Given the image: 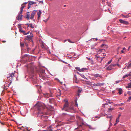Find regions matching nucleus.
Masks as SVG:
<instances>
[{"label": "nucleus", "mask_w": 131, "mask_h": 131, "mask_svg": "<svg viewBox=\"0 0 131 131\" xmlns=\"http://www.w3.org/2000/svg\"><path fill=\"white\" fill-rule=\"evenodd\" d=\"M35 106L36 107L37 109L39 111H41L43 109V104L39 102L36 104Z\"/></svg>", "instance_id": "nucleus-1"}, {"label": "nucleus", "mask_w": 131, "mask_h": 131, "mask_svg": "<svg viewBox=\"0 0 131 131\" xmlns=\"http://www.w3.org/2000/svg\"><path fill=\"white\" fill-rule=\"evenodd\" d=\"M68 108V104L67 101H65V103L62 110H65L66 111H68L67 109Z\"/></svg>", "instance_id": "nucleus-2"}, {"label": "nucleus", "mask_w": 131, "mask_h": 131, "mask_svg": "<svg viewBox=\"0 0 131 131\" xmlns=\"http://www.w3.org/2000/svg\"><path fill=\"white\" fill-rule=\"evenodd\" d=\"M37 12V11L34 10L32 12L31 15V16L30 17V19H32L34 17L35 14Z\"/></svg>", "instance_id": "nucleus-3"}, {"label": "nucleus", "mask_w": 131, "mask_h": 131, "mask_svg": "<svg viewBox=\"0 0 131 131\" xmlns=\"http://www.w3.org/2000/svg\"><path fill=\"white\" fill-rule=\"evenodd\" d=\"M28 3V9H29L30 8L31 5H33L34 4H36V2H33V1H29Z\"/></svg>", "instance_id": "nucleus-4"}, {"label": "nucleus", "mask_w": 131, "mask_h": 131, "mask_svg": "<svg viewBox=\"0 0 131 131\" xmlns=\"http://www.w3.org/2000/svg\"><path fill=\"white\" fill-rule=\"evenodd\" d=\"M119 21L121 23H123L125 25H127L129 24V23L128 22L122 19L119 20Z\"/></svg>", "instance_id": "nucleus-5"}, {"label": "nucleus", "mask_w": 131, "mask_h": 131, "mask_svg": "<svg viewBox=\"0 0 131 131\" xmlns=\"http://www.w3.org/2000/svg\"><path fill=\"white\" fill-rule=\"evenodd\" d=\"M22 15H20V14H18V15L17 17V19L18 20H21L22 18Z\"/></svg>", "instance_id": "nucleus-6"}, {"label": "nucleus", "mask_w": 131, "mask_h": 131, "mask_svg": "<svg viewBox=\"0 0 131 131\" xmlns=\"http://www.w3.org/2000/svg\"><path fill=\"white\" fill-rule=\"evenodd\" d=\"M22 28H20L19 29V30L20 32L23 33L24 35H26L28 34L29 32H28L27 33H25V32L24 31L22 30Z\"/></svg>", "instance_id": "nucleus-7"}, {"label": "nucleus", "mask_w": 131, "mask_h": 131, "mask_svg": "<svg viewBox=\"0 0 131 131\" xmlns=\"http://www.w3.org/2000/svg\"><path fill=\"white\" fill-rule=\"evenodd\" d=\"M33 37L32 35H28L26 38V40H28L29 39H31Z\"/></svg>", "instance_id": "nucleus-8"}, {"label": "nucleus", "mask_w": 131, "mask_h": 131, "mask_svg": "<svg viewBox=\"0 0 131 131\" xmlns=\"http://www.w3.org/2000/svg\"><path fill=\"white\" fill-rule=\"evenodd\" d=\"M49 102L50 103H53L54 102V99L53 98H51L49 99Z\"/></svg>", "instance_id": "nucleus-9"}, {"label": "nucleus", "mask_w": 131, "mask_h": 131, "mask_svg": "<svg viewBox=\"0 0 131 131\" xmlns=\"http://www.w3.org/2000/svg\"><path fill=\"white\" fill-rule=\"evenodd\" d=\"M106 117L107 118H110V124H111V123H110V122L111 121L112 119V116L111 114H108V115L106 114Z\"/></svg>", "instance_id": "nucleus-10"}, {"label": "nucleus", "mask_w": 131, "mask_h": 131, "mask_svg": "<svg viewBox=\"0 0 131 131\" xmlns=\"http://www.w3.org/2000/svg\"><path fill=\"white\" fill-rule=\"evenodd\" d=\"M45 97H49L51 96V94L49 93H47L44 94Z\"/></svg>", "instance_id": "nucleus-11"}, {"label": "nucleus", "mask_w": 131, "mask_h": 131, "mask_svg": "<svg viewBox=\"0 0 131 131\" xmlns=\"http://www.w3.org/2000/svg\"><path fill=\"white\" fill-rule=\"evenodd\" d=\"M29 12H28L26 13V18L28 20L30 19V17L29 16Z\"/></svg>", "instance_id": "nucleus-12"}, {"label": "nucleus", "mask_w": 131, "mask_h": 131, "mask_svg": "<svg viewBox=\"0 0 131 131\" xmlns=\"http://www.w3.org/2000/svg\"><path fill=\"white\" fill-rule=\"evenodd\" d=\"M92 75L94 76L95 78H97L98 77H101V76L99 74H92Z\"/></svg>", "instance_id": "nucleus-13"}, {"label": "nucleus", "mask_w": 131, "mask_h": 131, "mask_svg": "<svg viewBox=\"0 0 131 131\" xmlns=\"http://www.w3.org/2000/svg\"><path fill=\"white\" fill-rule=\"evenodd\" d=\"M41 10H40L39 12H38V19H39V18L40 17V15H41Z\"/></svg>", "instance_id": "nucleus-14"}, {"label": "nucleus", "mask_w": 131, "mask_h": 131, "mask_svg": "<svg viewBox=\"0 0 131 131\" xmlns=\"http://www.w3.org/2000/svg\"><path fill=\"white\" fill-rule=\"evenodd\" d=\"M112 66L111 65L107 67L106 68L107 70H110L112 69Z\"/></svg>", "instance_id": "nucleus-15"}, {"label": "nucleus", "mask_w": 131, "mask_h": 131, "mask_svg": "<svg viewBox=\"0 0 131 131\" xmlns=\"http://www.w3.org/2000/svg\"><path fill=\"white\" fill-rule=\"evenodd\" d=\"M15 74V73H12L11 74H9V76L11 77L10 79H12L14 77V75Z\"/></svg>", "instance_id": "nucleus-16"}, {"label": "nucleus", "mask_w": 131, "mask_h": 131, "mask_svg": "<svg viewBox=\"0 0 131 131\" xmlns=\"http://www.w3.org/2000/svg\"><path fill=\"white\" fill-rule=\"evenodd\" d=\"M97 59H96L97 61H99V59L101 60V61H100V62H101L102 61V59L101 58V57H97Z\"/></svg>", "instance_id": "nucleus-17"}, {"label": "nucleus", "mask_w": 131, "mask_h": 131, "mask_svg": "<svg viewBox=\"0 0 131 131\" xmlns=\"http://www.w3.org/2000/svg\"><path fill=\"white\" fill-rule=\"evenodd\" d=\"M88 127L90 129H95V128L94 127H93L91 125H87Z\"/></svg>", "instance_id": "nucleus-18"}, {"label": "nucleus", "mask_w": 131, "mask_h": 131, "mask_svg": "<svg viewBox=\"0 0 131 131\" xmlns=\"http://www.w3.org/2000/svg\"><path fill=\"white\" fill-rule=\"evenodd\" d=\"M122 89L121 88H119L118 89V93L120 95L121 94H122Z\"/></svg>", "instance_id": "nucleus-19"}, {"label": "nucleus", "mask_w": 131, "mask_h": 131, "mask_svg": "<svg viewBox=\"0 0 131 131\" xmlns=\"http://www.w3.org/2000/svg\"><path fill=\"white\" fill-rule=\"evenodd\" d=\"M130 62H131V63L129 64L127 67V69H129L131 67V60L130 61Z\"/></svg>", "instance_id": "nucleus-20"}, {"label": "nucleus", "mask_w": 131, "mask_h": 131, "mask_svg": "<svg viewBox=\"0 0 131 131\" xmlns=\"http://www.w3.org/2000/svg\"><path fill=\"white\" fill-rule=\"evenodd\" d=\"M20 44L21 47V48H22L24 46V43L23 42H21Z\"/></svg>", "instance_id": "nucleus-21"}, {"label": "nucleus", "mask_w": 131, "mask_h": 131, "mask_svg": "<svg viewBox=\"0 0 131 131\" xmlns=\"http://www.w3.org/2000/svg\"><path fill=\"white\" fill-rule=\"evenodd\" d=\"M126 88H131V83L128 84V86H126Z\"/></svg>", "instance_id": "nucleus-22"}, {"label": "nucleus", "mask_w": 131, "mask_h": 131, "mask_svg": "<svg viewBox=\"0 0 131 131\" xmlns=\"http://www.w3.org/2000/svg\"><path fill=\"white\" fill-rule=\"evenodd\" d=\"M119 118H117L116 120V123H115V125L117 123L119 122Z\"/></svg>", "instance_id": "nucleus-23"}, {"label": "nucleus", "mask_w": 131, "mask_h": 131, "mask_svg": "<svg viewBox=\"0 0 131 131\" xmlns=\"http://www.w3.org/2000/svg\"><path fill=\"white\" fill-rule=\"evenodd\" d=\"M21 10H23L25 6V5L24 4H22L21 5Z\"/></svg>", "instance_id": "nucleus-24"}, {"label": "nucleus", "mask_w": 131, "mask_h": 131, "mask_svg": "<svg viewBox=\"0 0 131 131\" xmlns=\"http://www.w3.org/2000/svg\"><path fill=\"white\" fill-rule=\"evenodd\" d=\"M80 75L82 77L84 78V79H87L86 77H85L83 74H80Z\"/></svg>", "instance_id": "nucleus-25"}, {"label": "nucleus", "mask_w": 131, "mask_h": 131, "mask_svg": "<svg viewBox=\"0 0 131 131\" xmlns=\"http://www.w3.org/2000/svg\"><path fill=\"white\" fill-rule=\"evenodd\" d=\"M102 84L101 83H97L96 84V86H98L101 85Z\"/></svg>", "instance_id": "nucleus-26"}, {"label": "nucleus", "mask_w": 131, "mask_h": 131, "mask_svg": "<svg viewBox=\"0 0 131 131\" xmlns=\"http://www.w3.org/2000/svg\"><path fill=\"white\" fill-rule=\"evenodd\" d=\"M21 25V24H18V26L19 29L20 28H22Z\"/></svg>", "instance_id": "nucleus-27"}, {"label": "nucleus", "mask_w": 131, "mask_h": 131, "mask_svg": "<svg viewBox=\"0 0 131 131\" xmlns=\"http://www.w3.org/2000/svg\"><path fill=\"white\" fill-rule=\"evenodd\" d=\"M69 109L73 110V107L72 106H70L69 108Z\"/></svg>", "instance_id": "nucleus-28"}, {"label": "nucleus", "mask_w": 131, "mask_h": 131, "mask_svg": "<svg viewBox=\"0 0 131 131\" xmlns=\"http://www.w3.org/2000/svg\"><path fill=\"white\" fill-rule=\"evenodd\" d=\"M30 26L31 27V28H34V27L32 26V24H29Z\"/></svg>", "instance_id": "nucleus-29"}, {"label": "nucleus", "mask_w": 131, "mask_h": 131, "mask_svg": "<svg viewBox=\"0 0 131 131\" xmlns=\"http://www.w3.org/2000/svg\"><path fill=\"white\" fill-rule=\"evenodd\" d=\"M82 90L81 89V90L79 89L78 91V93H80L81 92Z\"/></svg>", "instance_id": "nucleus-30"}, {"label": "nucleus", "mask_w": 131, "mask_h": 131, "mask_svg": "<svg viewBox=\"0 0 131 131\" xmlns=\"http://www.w3.org/2000/svg\"><path fill=\"white\" fill-rule=\"evenodd\" d=\"M23 10H21L20 13L18 14H20V15H22V11Z\"/></svg>", "instance_id": "nucleus-31"}, {"label": "nucleus", "mask_w": 131, "mask_h": 131, "mask_svg": "<svg viewBox=\"0 0 131 131\" xmlns=\"http://www.w3.org/2000/svg\"><path fill=\"white\" fill-rule=\"evenodd\" d=\"M10 78H11V77H10V76L7 77V79L10 80H12V79H10Z\"/></svg>", "instance_id": "nucleus-32"}, {"label": "nucleus", "mask_w": 131, "mask_h": 131, "mask_svg": "<svg viewBox=\"0 0 131 131\" xmlns=\"http://www.w3.org/2000/svg\"><path fill=\"white\" fill-rule=\"evenodd\" d=\"M85 69L84 68H82V69H80V72L83 71Z\"/></svg>", "instance_id": "nucleus-33"}, {"label": "nucleus", "mask_w": 131, "mask_h": 131, "mask_svg": "<svg viewBox=\"0 0 131 131\" xmlns=\"http://www.w3.org/2000/svg\"><path fill=\"white\" fill-rule=\"evenodd\" d=\"M75 69H77V70H78L79 71H80V68L79 67H76L75 68Z\"/></svg>", "instance_id": "nucleus-34"}, {"label": "nucleus", "mask_w": 131, "mask_h": 131, "mask_svg": "<svg viewBox=\"0 0 131 131\" xmlns=\"http://www.w3.org/2000/svg\"><path fill=\"white\" fill-rule=\"evenodd\" d=\"M113 109V108H109L108 109V111L109 112L111 111Z\"/></svg>", "instance_id": "nucleus-35"}, {"label": "nucleus", "mask_w": 131, "mask_h": 131, "mask_svg": "<svg viewBox=\"0 0 131 131\" xmlns=\"http://www.w3.org/2000/svg\"><path fill=\"white\" fill-rule=\"evenodd\" d=\"M42 118H43V117H45L46 118H48V117L47 116H42Z\"/></svg>", "instance_id": "nucleus-36"}, {"label": "nucleus", "mask_w": 131, "mask_h": 131, "mask_svg": "<svg viewBox=\"0 0 131 131\" xmlns=\"http://www.w3.org/2000/svg\"><path fill=\"white\" fill-rule=\"evenodd\" d=\"M111 61H112V60H110V61H109L107 63V64H110L111 62Z\"/></svg>", "instance_id": "nucleus-37"}, {"label": "nucleus", "mask_w": 131, "mask_h": 131, "mask_svg": "<svg viewBox=\"0 0 131 131\" xmlns=\"http://www.w3.org/2000/svg\"><path fill=\"white\" fill-rule=\"evenodd\" d=\"M131 100V96H130L129 97L128 99V101H130Z\"/></svg>", "instance_id": "nucleus-38"}, {"label": "nucleus", "mask_w": 131, "mask_h": 131, "mask_svg": "<svg viewBox=\"0 0 131 131\" xmlns=\"http://www.w3.org/2000/svg\"><path fill=\"white\" fill-rule=\"evenodd\" d=\"M61 125V124H58L57 125V127H58V126H60Z\"/></svg>", "instance_id": "nucleus-39"}, {"label": "nucleus", "mask_w": 131, "mask_h": 131, "mask_svg": "<svg viewBox=\"0 0 131 131\" xmlns=\"http://www.w3.org/2000/svg\"><path fill=\"white\" fill-rule=\"evenodd\" d=\"M25 45L26 46V47H28V45L26 43H25Z\"/></svg>", "instance_id": "nucleus-40"}, {"label": "nucleus", "mask_w": 131, "mask_h": 131, "mask_svg": "<svg viewBox=\"0 0 131 131\" xmlns=\"http://www.w3.org/2000/svg\"><path fill=\"white\" fill-rule=\"evenodd\" d=\"M68 42L70 43H72V42L69 39H68Z\"/></svg>", "instance_id": "nucleus-41"}, {"label": "nucleus", "mask_w": 131, "mask_h": 131, "mask_svg": "<svg viewBox=\"0 0 131 131\" xmlns=\"http://www.w3.org/2000/svg\"><path fill=\"white\" fill-rule=\"evenodd\" d=\"M123 16L125 18H128V16Z\"/></svg>", "instance_id": "nucleus-42"}, {"label": "nucleus", "mask_w": 131, "mask_h": 131, "mask_svg": "<svg viewBox=\"0 0 131 131\" xmlns=\"http://www.w3.org/2000/svg\"><path fill=\"white\" fill-rule=\"evenodd\" d=\"M125 77H127L129 76V74H126V75H125Z\"/></svg>", "instance_id": "nucleus-43"}, {"label": "nucleus", "mask_w": 131, "mask_h": 131, "mask_svg": "<svg viewBox=\"0 0 131 131\" xmlns=\"http://www.w3.org/2000/svg\"><path fill=\"white\" fill-rule=\"evenodd\" d=\"M102 51V49H99V51L100 52H101Z\"/></svg>", "instance_id": "nucleus-44"}, {"label": "nucleus", "mask_w": 131, "mask_h": 131, "mask_svg": "<svg viewBox=\"0 0 131 131\" xmlns=\"http://www.w3.org/2000/svg\"><path fill=\"white\" fill-rule=\"evenodd\" d=\"M75 105L76 106H77L78 105V104L77 103V101H76L75 102Z\"/></svg>", "instance_id": "nucleus-45"}, {"label": "nucleus", "mask_w": 131, "mask_h": 131, "mask_svg": "<svg viewBox=\"0 0 131 131\" xmlns=\"http://www.w3.org/2000/svg\"><path fill=\"white\" fill-rule=\"evenodd\" d=\"M121 52L122 53H124L125 51H124L123 50H122L121 51Z\"/></svg>", "instance_id": "nucleus-46"}, {"label": "nucleus", "mask_w": 131, "mask_h": 131, "mask_svg": "<svg viewBox=\"0 0 131 131\" xmlns=\"http://www.w3.org/2000/svg\"><path fill=\"white\" fill-rule=\"evenodd\" d=\"M26 48H27V50L28 51V50L29 49H30V48H28V47H26Z\"/></svg>", "instance_id": "nucleus-47"}, {"label": "nucleus", "mask_w": 131, "mask_h": 131, "mask_svg": "<svg viewBox=\"0 0 131 131\" xmlns=\"http://www.w3.org/2000/svg\"><path fill=\"white\" fill-rule=\"evenodd\" d=\"M29 24H26V25H28V27H29V26H30V25H29Z\"/></svg>", "instance_id": "nucleus-48"}, {"label": "nucleus", "mask_w": 131, "mask_h": 131, "mask_svg": "<svg viewBox=\"0 0 131 131\" xmlns=\"http://www.w3.org/2000/svg\"><path fill=\"white\" fill-rule=\"evenodd\" d=\"M121 116V115L120 114H119L118 116V117L117 118H119V117H120V116Z\"/></svg>", "instance_id": "nucleus-49"}, {"label": "nucleus", "mask_w": 131, "mask_h": 131, "mask_svg": "<svg viewBox=\"0 0 131 131\" xmlns=\"http://www.w3.org/2000/svg\"><path fill=\"white\" fill-rule=\"evenodd\" d=\"M123 50H126V49L125 48V47H124L123 48Z\"/></svg>", "instance_id": "nucleus-50"}, {"label": "nucleus", "mask_w": 131, "mask_h": 131, "mask_svg": "<svg viewBox=\"0 0 131 131\" xmlns=\"http://www.w3.org/2000/svg\"><path fill=\"white\" fill-rule=\"evenodd\" d=\"M27 3V2H25V3H23V4H24V5H25V4H26Z\"/></svg>", "instance_id": "nucleus-51"}, {"label": "nucleus", "mask_w": 131, "mask_h": 131, "mask_svg": "<svg viewBox=\"0 0 131 131\" xmlns=\"http://www.w3.org/2000/svg\"><path fill=\"white\" fill-rule=\"evenodd\" d=\"M111 65L112 66V67H114V66H116V64H115Z\"/></svg>", "instance_id": "nucleus-52"}, {"label": "nucleus", "mask_w": 131, "mask_h": 131, "mask_svg": "<svg viewBox=\"0 0 131 131\" xmlns=\"http://www.w3.org/2000/svg\"><path fill=\"white\" fill-rule=\"evenodd\" d=\"M129 76H131V72L129 73Z\"/></svg>", "instance_id": "nucleus-53"}, {"label": "nucleus", "mask_w": 131, "mask_h": 131, "mask_svg": "<svg viewBox=\"0 0 131 131\" xmlns=\"http://www.w3.org/2000/svg\"><path fill=\"white\" fill-rule=\"evenodd\" d=\"M104 45H104V44H102V45H101V46L102 47Z\"/></svg>", "instance_id": "nucleus-54"}, {"label": "nucleus", "mask_w": 131, "mask_h": 131, "mask_svg": "<svg viewBox=\"0 0 131 131\" xmlns=\"http://www.w3.org/2000/svg\"><path fill=\"white\" fill-rule=\"evenodd\" d=\"M92 85H93V86H96V85H96V83H94V84H92Z\"/></svg>", "instance_id": "nucleus-55"}, {"label": "nucleus", "mask_w": 131, "mask_h": 131, "mask_svg": "<svg viewBox=\"0 0 131 131\" xmlns=\"http://www.w3.org/2000/svg\"><path fill=\"white\" fill-rule=\"evenodd\" d=\"M79 93H78L77 94V95H78V96H79V95H80Z\"/></svg>", "instance_id": "nucleus-56"}, {"label": "nucleus", "mask_w": 131, "mask_h": 131, "mask_svg": "<svg viewBox=\"0 0 131 131\" xmlns=\"http://www.w3.org/2000/svg\"><path fill=\"white\" fill-rule=\"evenodd\" d=\"M119 82V81H116V83H118Z\"/></svg>", "instance_id": "nucleus-57"}, {"label": "nucleus", "mask_w": 131, "mask_h": 131, "mask_svg": "<svg viewBox=\"0 0 131 131\" xmlns=\"http://www.w3.org/2000/svg\"><path fill=\"white\" fill-rule=\"evenodd\" d=\"M2 42L3 43H5V42H6V41H2Z\"/></svg>", "instance_id": "nucleus-58"}, {"label": "nucleus", "mask_w": 131, "mask_h": 131, "mask_svg": "<svg viewBox=\"0 0 131 131\" xmlns=\"http://www.w3.org/2000/svg\"><path fill=\"white\" fill-rule=\"evenodd\" d=\"M108 103H110V104H111V103H113V102H110L109 101V102H108Z\"/></svg>", "instance_id": "nucleus-59"}, {"label": "nucleus", "mask_w": 131, "mask_h": 131, "mask_svg": "<svg viewBox=\"0 0 131 131\" xmlns=\"http://www.w3.org/2000/svg\"><path fill=\"white\" fill-rule=\"evenodd\" d=\"M124 103H121V104L119 105L121 106L122 105H123Z\"/></svg>", "instance_id": "nucleus-60"}, {"label": "nucleus", "mask_w": 131, "mask_h": 131, "mask_svg": "<svg viewBox=\"0 0 131 131\" xmlns=\"http://www.w3.org/2000/svg\"><path fill=\"white\" fill-rule=\"evenodd\" d=\"M86 58H87V59L88 60H90V58H89L87 57H86Z\"/></svg>", "instance_id": "nucleus-61"}, {"label": "nucleus", "mask_w": 131, "mask_h": 131, "mask_svg": "<svg viewBox=\"0 0 131 131\" xmlns=\"http://www.w3.org/2000/svg\"><path fill=\"white\" fill-rule=\"evenodd\" d=\"M47 131H52V129H50L49 130H48Z\"/></svg>", "instance_id": "nucleus-62"}, {"label": "nucleus", "mask_w": 131, "mask_h": 131, "mask_svg": "<svg viewBox=\"0 0 131 131\" xmlns=\"http://www.w3.org/2000/svg\"><path fill=\"white\" fill-rule=\"evenodd\" d=\"M126 77H125V76L124 75V76H123V78H126Z\"/></svg>", "instance_id": "nucleus-63"}, {"label": "nucleus", "mask_w": 131, "mask_h": 131, "mask_svg": "<svg viewBox=\"0 0 131 131\" xmlns=\"http://www.w3.org/2000/svg\"><path fill=\"white\" fill-rule=\"evenodd\" d=\"M63 62L65 63H66V64H67V63H66V62H64V61H63Z\"/></svg>", "instance_id": "nucleus-64"}]
</instances>
